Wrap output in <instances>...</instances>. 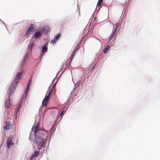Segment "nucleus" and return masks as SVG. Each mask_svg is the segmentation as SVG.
<instances>
[{"label":"nucleus","mask_w":160,"mask_h":160,"mask_svg":"<svg viewBox=\"0 0 160 160\" xmlns=\"http://www.w3.org/2000/svg\"><path fill=\"white\" fill-rule=\"evenodd\" d=\"M35 141L37 145L38 146V150H40L41 149L42 147L45 143V140L44 139L41 138L39 137L36 138Z\"/></svg>","instance_id":"obj_1"},{"label":"nucleus","mask_w":160,"mask_h":160,"mask_svg":"<svg viewBox=\"0 0 160 160\" xmlns=\"http://www.w3.org/2000/svg\"><path fill=\"white\" fill-rule=\"evenodd\" d=\"M116 28L115 30H113V32L110 36V38L111 40L113 39L117 35L118 32L119 30V28L118 27V23L115 24Z\"/></svg>","instance_id":"obj_2"},{"label":"nucleus","mask_w":160,"mask_h":160,"mask_svg":"<svg viewBox=\"0 0 160 160\" xmlns=\"http://www.w3.org/2000/svg\"><path fill=\"white\" fill-rule=\"evenodd\" d=\"M12 135H10L9 137L8 138L6 144L8 148H9L13 144V142H12Z\"/></svg>","instance_id":"obj_3"},{"label":"nucleus","mask_w":160,"mask_h":160,"mask_svg":"<svg viewBox=\"0 0 160 160\" xmlns=\"http://www.w3.org/2000/svg\"><path fill=\"white\" fill-rule=\"evenodd\" d=\"M17 83H15L14 82H12V86H11L9 93V96L11 95L12 94L13 92L17 86Z\"/></svg>","instance_id":"obj_4"},{"label":"nucleus","mask_w":160,"mask_h":160,"mask_svg":"<svg viewBox=\"0 0 160 160\" xmlns=\"http://www.w3.org/2000/svg\"><path fill=\"white\" fill-rule=\"evenodd\" d=\"M50 97L48 95H46L45 98L43 99L42 102V105L43 106H46L47 103L48 102Z\"/></svg>","instance_id":"obj_5"},{"label":"nucleus","mask_w":160,"mask_h":160,"mask_svg":"<svg viewBox=\"0 0 160 160\" xmlns=\"http://www.w3.org/2000/svg\"><path fill=\"white\" fill-rule=\"evenodd\" d=\"M22 75V72H18V73L16 75V78L14 80V82L16 83H18V82L20 80V79Z\"/></svg>","instance_id":"obj_6"},{"label":"nucleus","mask_w":160,"mask_h":160,"mask_svg":"<svg viewBox=\"0 0 160 160\" xmlns=\"http://www.w3.org/2000/svg\"><path fill=\"white\" fill-rule=\"evenodd\" d=\"M42 34V32L39 31L36 32L33 35L32 39H37L40 38Z\"/></svg>","instance_id":"obj_7"},{"label":"nucleus","mask_w":160,"mask_h":160,"mask_svg":"<svg viewBox=\"0 0 160 160\" xmlns=\"http://www.w3.org/2000/svg\"><path fill=\"white\" fill-rule=\"evenodd\" d=\"M47 44L48 43H47L46 44L44 45V46L43 47L42 53H41L40 55V56L41 57V58H42V57L43 54V53H45L47 51L48 48L47 47Z\"/></svg>","instance_id":"obj_8"},{"label":"nucleus","mask_w":160,"mask_h":160,"mask_svg":"<svg viewBox=\"0 0 160 160\" xmlns=\"http://www.w3.org/2000/svg\"><path fill=\"white\" fill-rule=\"evenodd\" d=\"M39 127L38 126H34L32 128V131L33 132L35 135L37 134V132L39 130Z\"/></svg>","instance_id":"obj_9"},{"label":"nucleus","mask_w":160,"mask_h":160,"mask_svg":"<svg viewBox=\"0 0 160 160\" xmlns=\"http://www.w3.org/2000/svg\"><path fill=\"white\" fill-rule=\"evenodd\" d=\"M32 24H31L30 26L28 28V30L27 32V35L29 34L31 32H33L34 31V28Z\"/></svg>","instance_id":"obj_10"},{"label":"nucleus","mask_w":160,"mask_h":160,"mask_svg":"<svg viewBox=\"0 0 160 160\" xmlns=\"http://www.w3.org/2000/svg\"><path fill=\"white\" fill-rule=\"evenodd\" d=\"M39 154V151H35L34 152V153L30 157V159L31 160H32V159L38 156V155Z\"/></svg>","instance_id":"obj_11"},{"label":"nucleus","mask_w":160,"mask_h":160,"mask_svg":"<svg viewBox=\"0 0 160 160\" xmlns=\"http://www.w3.org/2000/svg\"><path fill=\"white\" fill-rule=\"evenodd\" d=\"M10 100L9 98H8L6 101L5 106L7 108H8L10 107Z\"/></svg>","instance_id":"obj_12"},{"label":"nucleus","mask_w":160,"mask_h":160,"mask_svg":"<svg viewBox=\"0 0 160 160\" xmlns=\"http://www.w3.org/2000/svg\"><path fill=\"white\" fill-rule=\"evenodd\" d=\"M53 89L51 88V86L49 87V90H48V95L50 97V95L52 94V93L53 91Z\"/></svg>","instance_id":"obj_13"},{"label":"nucleus","mask_w":160,"mask_h":160,"mask_svg":"<svg viewBox=\"0 0 160 160\" xmlns=\"http://www.w3.org/2000/svg\"><path fill=\"white\" fill-rule=\"evenodd\" d=\"M109 48V46L108 45H107L106 46V48H104L103 50L104 53H106Z\"/></svg>","instance_id":"obj_14"},{"label":"nucleus","mask_w":160,"mask_h":160,"mask_svg":"<svg viewBox=\"0 0 160 160\" xmlns=\"http://www.w3.org/2000/svg\"><path fill=\"white\" fill-rule=\"evenodd\" d=\"M62 117L58 116L56 118V121L57 122H59L62 119Z\"/></svg>","instance_id":"obj_15"},{"label":"nucleus","mask_w":160,"mask_h":160,"mask_svg":"<svg viewBox=\"0 0 160 160\" xmlns=\"http://www.w3.org/2000/svg\"><path fill=\"white\" fill-rule=\"evenodd\" d=\"M60 36V33L55 36L54 37V39L56 40H57Z\"/></svg>","instance_id":"obj_16"},{"label":"nucleus","mask_w":160,"mask_h":160,"mask_svg":"<svg viewBox=\"0 0 160 160\" xmlns=\"http://www.w3.org/2000/svg\"><path fill=\"white\" fill-rule=\"evenodd\" d=\"M102 2V0H99L98 2L97 6H101V4Z\"/></svg>","instance_id":"obj_17"},{"label":"nucleus","mask_w":160,"mask_h":160,"mask_svg":"<svg viewBox=\"0 0 160 160\" xmlns=\"http://www.w3.org/2000/svg\"><path fill=\"white\" fill-rule=\"evenodd\" d=\"M10 127L6 125L4 126L3 129L4 130H6L10 129Z\"/></svg>","instance_id":"obj_18"},{"label":"nucleus","mask_w":160,"mask_h":160,"mask_svg":"<svg viewBox=\"0 0 160 160\" xmlns=\"http://www.w3.org/2000/svg\"><path fill=\"white\" fill-rule=\"evenodd\" d=\"M5 124L6 125H8L11 127V123L10 122L6 121L5 122Z\"/></svg>","instance_id":"obj_19"},{"label":"nucleus","mask_w":160,"mask_h":160,"mask_svg":"<svg viewBox=\"0 0 160 160\" xmlns=\"http://www.w3.org/2000/svg\"><path fill=\"white\" fill-rule=\"evenodd\" d=\"M65 111H62L61 113L59 115L61 117H62V116L63 115L65 114Z\"/></svg>","instance_id":"obj_20"},{"label":"nucleus","mask_w":160,"mask_h":160,"mask_svg":"<svg viewBox=\"0 0 160 160\" xmlns=\"http://www.w3.org/2000/svg\"><path fill=\"white\" fill-rule=\"evenodd\" d=\"M55 41L56 40H55V39L54 40H52L51 42V43L52 44H55L56 42Z\"/></svg>","instance_id":"obj_21"},{"label":"nucleus","mask_w":160,"mask_h":160,"mask_svg":"<svg viewBox=\"0 0 160 160\" xmlns=\"http://www.w3.org/2000/svg\"><path fill=\"white\" fill-rule=\"evenodd\" d=\"M21 105L20 104H20H19L18 105V107L17 108L18 110H19V109H20V108H21Z\"/></svg>","instance_id":"obj_22"},{"label":"nucleus","mask_w":160,"mask_h":160,"mask_svg":"<svg viewBox=\"0 0 160 160\" xmlns=\"http://www.w3.org/2000/svg\"><path fill=\"white\" fill-rule=\"evenodd\" d=\"M56 83L55 84H54L53 85V86L51 87V88H53V89H54L55 88V86H56Z\"/></svg>","instance_id":"obj_23"},{"label":"nucleus","mask_w":160,"mask_h":160,"mask_svg":"<svg viewBox=\"0 0 160 160\" xmlns=\"http://www.w3.org/2000/svg\"><path fill=\"white\" fill-rule=\"evenodd\" d=\"M29 89V86L28 85L26 87V91H28Z\"/></svg>","instance_id":"obj_24"},{"label":"nucleus","mask_w":160,"mask_h":160,"mask_svg":"<svg viewBox=\"0 0 160 160\" xmlns=\"http://www.w3.org/2000/svg\"><path fill=\"white\" fill-rule=\"evenodd\" d=\"M30 83V81L28 82V85L29 86V83Z\"/></svg>","instance_id":"obj_25"}]
</instances>
